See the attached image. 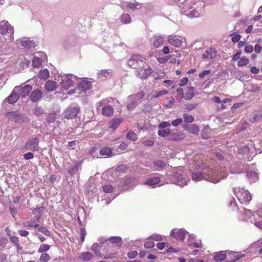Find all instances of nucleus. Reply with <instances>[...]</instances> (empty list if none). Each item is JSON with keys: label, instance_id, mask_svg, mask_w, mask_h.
Here are the masks:
<instances>
[{"label": "nucleus", "instance_id": "f257e3e1", "mask_svg": "<svg viewBox=\"0 0 262 262\" xmlns=\"http://www.w3.org/2000/svg\"><path fill=\"white\" fill-rule=\"evenodd\" d=\"M186 7V10L189 11L186 15L189 18L201 16L204 13L205 4L201 0H191Z\"/></svg>", "mask_w": 262, "mask_h": 262}, {"label": "nucleus", "instance_id": "f03ea898", "mask_svg": "<svg viewBox=\"0 0 262 262\" xmlns=\"http://www.w3.org/2000/svg\"><path fill=\"white\" fill-rule=\"evenodd\" d=\"M78 78L76 76L71 74L62 76L61 78L62 88L64 90H68L75 84V81L78 80Z\"/></svg>", "mask_w": 262, "mask_h": 262}, {"label": "nucleus", "instance_id": "7ed1b4c3", "mask_svg": "<svg viewBox=\"0 0 262 262\" xmlns=\"http://www.w3.org/2000/svg\"><path fill=\"white\" fill-rule=\"evenodd\" d=\"M209 174L208 171H193L191 173V178L192 180L195 181H199L204 179L213 183H217L219 182V179L215 180L210 178Z\"/></svg>", "mask_w": 262, "mask_h": 262}, {"label": "nucleus", "instance_id": "20e7f679", "mask_svg": "<svg viewBox=\"0 0 262 262\" xmlns=\"http://www.w3.org/2000/svg\"><path fill=\"white\" fill-rule=\"evenodd\" d=\"M234 192L235 195L241 203H248L251 200V195L247 190L241 189L238 188H234Z\"/></svg>", "mask_w": 262, "mask_h": 262}, {"label": "nucleus", "instance_id": "39448f33", "mask_svg": "<svg viewBox=\"0 0 262 262\" xmlns=\"http://www.w3.org/2000/svg\"><path fill=\"white\" fill-rule=\"evenodd\" d=\"M170 180L172 183L176 184L180 187H183L187 185V178L186 176L178 172H172L169 176Z\"/></svg>", "mask_w": 262, "mask_h": 262}, {"label": "nucleus", "instance_id": "423d86ee", "mask_svg": "<svg viewBox=\"0 0 262 262\" xmlns=\"http://www.w3.org/2000/svg\"><path fill=\"white\" fill-rule=\"evenodd\" d=\"M127 64L131 68L138 69L144 66V61L139 54H134L127 60Z\"/></svg>", "mask_w": 262, "mask_h": 262}, {"label": "nucleus", "instance_id": "0eeeda50", "mask_svg": "<svg viewBox=\"0 0 262 262\" xmlns=\"http://www.w3.org/2000/svg\"><path fill=\"white\" fill-rule=\"evenodd\" d=\"M39 139L37 137L31 138L27 141L24 148L33 151H38L39 149Z\"/></svg>", "mask_w": 262, "mask_h": 262}, {"label": "nucleus", "instance_id": "6e6552de", "mask_svg": "<svg viewBox=\"0 0 262 262\" xmlns=\"http://www.w3.org/2000/svg\"><path fill=\"white\" fill-rule=\"evenodd\" d=\"M7 115L9 120L16 123H22L27 121V118L24 117L23 114L18 111L10 112Z\"/></svg>", "mask_w": 262, "mask_h": 262}, {"label": "nucleus", "instance_id": "1a4fd4ad", "mask_svg": "<svg viewBox=\"0 0 262 262\" xmlns=\"http://www.w3.org/2000/svg\"><path fill=\"white\" fill-rule=\"evenodd\" d=\"M0 33L3 35L11 37L13 34L14 30L7 21L2 20L0 22Z\"/></svg>", "mask_w": 262, "mask_h": 262}, {"label": "nucleus", "instance_id": "9d476101", "mask_svg": "<svg viewBox=\"0 0 262 262\" xmlns=\"http://www.w3.org/2000/svg\"><path fill=\"white\" fill-rule=\"evenodd\" d=\"M80 107L70 106L68 107L64 112V116L67 119H72L75 118L80 111Z\"/></svg>", "mask_w": 262, "mask_h": 262}, {"label": "nucleus", "instance_id": "9b49d317", "mask_svg": "<svg viewBox=\"0 0 262 262\" xmlns=\"http://www.w3.org/2000/svg\"><path fill=\"white\" fill-rule=\"evenodd\" d=\"M92 88V82L88 80H82L77 85V89L81 94H85L87 91Z\"/></svg>", "mask_w": 262, "mask_h": 262}, {"label": "nucleus", "instance_id": "f8f14e48", "mask_svg": "<svg viewBox=\"0 0 262 262\" xmlns=\"http://www.w3.org/2000/svg\"><path fill=\"white\" fill-rule=\"evenodd\" d=\"M14 88L17 92H19L18 95L19 97L20 96L22 98H25L26 96H29L30 93L32 90V86L30 84H27L24 86H16Z\"/></svg>", "mask_w": 262, "mask_h": 262}, {"label": "nucleus", "instance_id": "ddd939ff", "mask_svg": "<svg viewBox=\"0 0 262 262\" xmlns=\"http://www.w3.org/2000/svg\"><path fill=\"white\" fill-rule=\"evenodd\" d=\"M208 172L210 175V178L212 179H219V182H220L222 179L226 178L227 173L226 171H219L217 170H211L208 171Z\"/></svg>", "mask_w": 262, "mask_h": 262}, {"label": "nucleus", "instance_id": "4468645a", "mask_svg": "<svg viewBox=\"0 0 262 262\" xmlns=\"http://www.w3.org/2000/svg\"><path fill=\"white\" fill-rule=\"evenodd\" d=\"M186 233H188L186 230L181 229H173L170 232V235L177 240L183 241Z\"/></svg>", "mask_w": 262, "mask_h": 262}, {"label": "nucleus", "instance_id": "2eb2a0df", "mask_svg": "<svg viewBox=\"0 0 262 262\" xmlns=\"http://www.w3.org/2000/svg\"><path fill=\"white\" fill-rule=\"evenodd\" d=\"M42 98V92L39 89H34L29 95L30 100L34 103L39 101Z\"/></svg>", "mask_w": 262, "mask_h": 262}, {"label": "nucleus", "instance_id": "dca6fc26", "mask_svg": "<svg viewBox=\"0 0 262 262\" xmlns=\"http://www.w3.org/2000/svg\"><path fill=\"white\" fill-rule=\"evenodd\" d=\"M83 161L79 160L77 161L74 165L68 168V173L71 176H73L78 172L82 168V164Z\"/></svg>", "mask_w": 262, "mask_h": 262}, {"label": "nucleus", "instance_id": "f3484780", "mask_svg": "<svg viewBox=\"0 0 262 262\" xmlns=\"http://www.w3.org/2000/svg\"><path fill=\"white\" fill-rule=\"evenodd\" d=\"M160 181L161 180L159 177L154 176L146 179L144 182V184L152 188H155L157 187V185L160 183Z\"/></svg>", "mask_w": 262, "mask_h": 262}, {"label": "nucleus", "instance_id": "a211bd4d", "mask_svg": "<svg viewBox=\"0 0 262 262\" xmlns=\"http://www.w3.org/2000/svg\"><path fill=\"white\" fill-rule=\"evenodd\" d=\"M170 130V134L169 135L168 140L170 141L179 142L184 139V136L181 133H174Z\"/></svg>", "mask_w": 262, "mask_h": 262}, {"label": "nucleus", "instance_id": "6ab92c4d", "mask_svg": "<svg viewBox=\"0 0 262 262\" xmlns=\"http://www.w3.org/2000/svg\"><path fill=\"white\" fill-rule=\"evenodd\" d=\"M19 97L18 94L14 88L11 94L5 99V100L9 104H14L18 101Z\"/></svg>", "mask_w": 262, "mask_h": 262}, {"label": "nucleus", "instance_id": "aec40b11", "mask_svg": "<svg viewBox=\"0 0 262 262\" xmlns=\"http://www.w3.org/2000/svg\"><path fill=\"white\" fill-rule=\"evenodd\" d=\"M168 42L175 47L179 48L181 46L182 41L178 36L171 35L168 37Z\"/></svg>", "mask_w": 262, "mask_h": 262}, {"label": "nucleus", "instance_id": "412c9836", "mask_svg": "<svg viewBox=\"0 0 262 262\" xmlns=\"http://www.w3.org/2000/svg\"><path fill=\"white\" fill-rule=\"evenodd\" d=\"M57 83L53 80H48L45 85V89L47 92H53L56 89Z\"/></svg>", "mask_w": 262, "mask_h": 262}, {"label": "nucleus", "instance_id": "4be33fe9", "mask_svg": "<svg viewBox=\"0 0 262 262\" xmlns=\"http://www.w3.org/2000/svg\"><path fill=\"white\" fill-rule=\"evenodd\" d=\"M20 43L22 47L29 49L34 48L35 47V43L29 38H23V40L20 41Z\"/></svg>", "mask_w": 262, "mask_h": 262}, {"label": "nucleus", "instance_id": "5701e85b", "mask_svg": "<svg viewBox=\"0 0 262 262\" xmlns=\"http://www.w3.org/2000/svg\"><path fill=\"white\" fill-rule=\"evenodd\" d=\"M114 110L112 106L110 105H105L102 109V114L103 116L111 117L113 115Z\"/></svg>", "mask_w": 262, "mask_h": 262}, {"label": "nucleus", "instance_id": "b1692460", "mask_svg": "<svg viewBox=\"0 0 262 262\" xmlns=\"http://www.w3.org/2000/svg\"><path fill=\"white\" fill-rule=\"evenodd\" d=\"M145 96V93L143 91H140L139 92L135 94H132L128 96L129 98H132L133 100L137 101L141 100Z\"/></svg>", "mask_w": 262, "mask_h": 262}, {"label": "nucleus", "instance_id": "393cba45", "mask_svg": "<svg viewBox=\"0 0 262 262\" xmlns=\"http://www.w3.org/2000/svg\"><path fill=\"white\" fill-rule=\"evenodd\" d=\"M153 46L156 48H159L160 46L162 45L164 42V38L159 36H154L153 37Z\"/></svg>", "mask_w": 262, "mask_h": 262}, {"label": "nucleus", "instance_id": "a878e982", "mask_svg": "<svg viewBox=\"0 0 262 262\" xmlns=\"http://www.w3.org/2000/svg\"><path fill=\"white\" fill-rule=\"evenodd\" d=\"M134 179L132 177H124L123 179V185L122 186L121 189L122 190H125L127 189L129 185L132 183Z\"/></svg>", "mask_w": 262, "mask_h": 262}, {"label": "nucleus", "instance_id": "bb28decb", "mask_svg": "<svg viewBox=\"0 0 262 262\" xmlns=\"http://www.w3.org/2000/svg\"><path fill=\"white\" fill-rule=\"evenodd\" d=\"M113 154L111 148L104 147L100 149L99 154L102 156L111 157Z\"/></svg>", "mask_w": 262, "mask_h": 262}, {"label": "nucleus", "instance_id": "cd10ccee", "mask_svg": "<svg viewBox=\"0 0 262 262\" xmlns=\"http://www.w3.org/2000/svg\"><path fill=\"white\" fill-rule=\"evenodd\" d=\"M195 88L189 86L188 88L187 91L185 95V99L186 100L191 99L194 96V92L195 91Z\"/></svg>", "mask_w": 262, "mask_h": 262}, {"label": "nucleus", "instance_id": "c85d7f7f", "mask_svg": "<svg viewBox=\"0 0 262 262\" xmlns=\"http://www.w3.org/2000/svg\"><path fill=\"white\" fill-rule=\"evenodd\" d=\"M122 122V119L120 118H115L110 122L109 127L115 130L120 124Z\"/></svg>", "mask_w": 262, "mask_h": 262}, {"label": "nucleus", "instance_id": "c756f323", "mask_svg": "<svg viewBox=\"0 0 262 262\" xmlns=\"http://www.w3.org/2000/svg\"><path fill=\"white\" fill-rule=\"evenodd\" d=\"M153 73V70L150 68H148L144 69L143 72L142 73V75H141L140 78L142 79H145L148 77L152 75Z\"/></svg>", "mask_w": 262, "mask_h": 262}, {"label": "nucleus", "instance_id": "7c9ffc66", "mask_svg": "<svg viewBox=\"0 0 262 262\" xmlns=\"http://www.w3.org/2000/svg\"><path fill=\"white\" fill-rule=\"evenodd\" d=\"M49 77V72L47 69L41 70L38 74V77L41 80H46Z\"/></svg>", "mask_w": 262, "mask_h": 262}, {"label": "nucleus", "instance_id": "2f4dec72", "mask_svg": "<svg viewBox=\"0 0 262 262\" xmlns=\"http://www.w3.org/2000/svg\"><path fill=\"white\" fill-rule=\"evenodd\" d=\"M169 134H170V130L169 128L159 129L158 131V136L163 138L168 137Z\"/></svg>", "mask_w": 262, "mask_h": 262}, {"label": "nucleus", "instance_id": "473e14b6", "mask_svg": "<svg viewBox=\"0 0 262 262\" xmlns=\"http://www.w3.org/2000/svg\"><path fill=\"white\" fill-rule=\"evenodd\" d=\"M247 177L252 182H254L256 180H258L257 174L253 171H248L247 173Z\"/></svg>", "mask_w": 262, "mask_h": 262}, {"label": "nucleus", "instance_id": "72a5a7b5", "mask_svg": "<svg viewBox=\"0 0 262 262\" xmlns=\"http://www.w3.org/2000/svg\"><path fill=\"white\" fill-rule=\"evenodd\" d=\"M226 257V254L222 251L215 254L214 256L213 259L216 262H220L225 259Z\"/></svg>", "mask_w": 262, "mask_h": 262}, {"label": "nucleus", "instance_id": "f704fd0d", "mask_svg": "<svg viewBox=\"0 0 262 262\" xmlns=\"http://www.w3.org/2000/svg\"><path fill=\"white\" fill-rule=\"evenodd\" d=\"M93 257V255L89 252H83L80 256V258L83 261H89Z\"/></svg>", "mask_w": 262, "mask_h": 262}, {"label": "nucleus", "instance_id": "c9c22d12", "mask_svg": "<svg viewBox=\"0 0 262 262\" xmlns=\"http://www.w3.org/2000/svg\"><path fill=\"white\" fill-rule=\"evenodd\" d=\"M165 73L162 70H158L156 73H152V77L155 80L161 79L165 76Z\"/></svg>", "mask_w": 262, "mask_h": 262}, {"label": "nucleus", "instance_id": "e433bc0d", "mask_svg": "<svg viewBox=\"0 0 262 262\" xmlns=\"http://www.w3.org/2000/svg\"><path fill=\"white\" fill-rule=\"evenodd\" d=\"M109 241L112 243L116 244L118 246H120L122 245V239L118 236L111 237L109 238Z\"/></svg>", "mask_w": 262, "mask_h": 262}, {"label": "nucleus", "instance_id": "4c0bfd02", "mask_svg": "<svg viewBox=\"0 0 262 262\" xmlns=\"http://www.w3.org/2000/svg\"><path fill=\"white\" fill-rule=\"evenodd\" d=\"M91 249L97 256H101V254L100 252V247L98 243L93 244Z\"/></svg>", "mask_w": 262, "mask_h": 262}, {"label": "nucleus", "instance_id": "58836bf2", "mask_svg": "<svg viewBox=\"0 0 262 262\" xmlns=\"http://www.w3.org/2000/svg\"><path fill=\"white\" fill-rule=\"evenodd\" d=\"M42 60L38 57L35 56L32 60V64L35 68H38L42 66Z\"/></svg>", "mask_w": 262, "mask_h": 262}, {"label": "nucleus", "instance_id": "ea45409f", "mask_svg": "<svg viewBox=\"0 0 262 262\" xmlns=\"http://www.w3.org/2000/svg\"><path fill=\"white\" fill-rule=\"evenodd\" d=\"M233 257L229 260L227 259V262H234L241 258H242L244 255L242 254H238L235 252H232Z\"/></svg>", "mask_w": 262, "mask_h": 262}, {"label": "nucleus", "instance_id": "a19ab883", "mask_svg": "<svg viewBox=\"0 0 262 262\" xmlns=\"http://www.w3.org/2000/svg\"><path fill=\"white\" fill-rule=\"evenodd\" d=\"M253 212L249 209H244V220L248 221L253 216Z\"/></svg>", "mask_w": 262, "mask_h": 262}, {"label": "nucleus", "instance_id": "79ce46f5", "mask_svg": "<svg viewBox=\"0 0 262 262\" xmlns=\"http://www.w3.org/2000/svg\"><path fill=\"white\" fill-rule=\"evenodd\" d=\"M126 137L127 139L133 141H136L138 139L137 134L132 130H129Z\"/></svg>", "mask_w": 262, "mask_h": 262}, {"label": "nucleus", "instance_id": "37998d69", "mask_svg": "<svg viewBox=\"0 0 262 262\" xmlns=\"http://www.w3.org/2000/svg\"><path fill=\"white\" fill-rule=\"evenodd\" d=\"M56 118V114L55 113H50L48 115L46 120L48 123L50 124L51 123H53L55 121Z\"/></svg>", "mask_w": 262, "mask_h": 262}, {"label": "nucleus", "instance_id": "c03bdc74", "mask_svg": "<svg viewBox=\"0 0 262 262\" xmlns=\"http://www.w3.org/2000/svg\"><path fill=\"white\" fill-rule=\"evenodd\" d=\"M112 71L111 70H102L98 73V75L99 78L102 76L107 77L109 75L112 74Z\"/></svg>", "mask_w": 262, "mask_h": 262}, {"label": "nucleus", "instance_id": "a18cd8bd", "mask_svg": "<svg viewBox=\"0 0 262 262\" xmlns=\"http://www.w3.org/2000/svg\"><path fill=\"white\" fill-rule=\"evenodd\" d=\"M249 60L246 57H242L237 62V66L239 67L246 66L248 64Z\"/></svg>", "mask_w": 262, "mask_h": 262}, {"label": "nucleus", "instance_id": "49530a36", "mask_svg": "<svg viewBox=\"0 0 262 262\" xmlns=\"http://www.w3.org/2000/svg\"><path fill=\"white\" fill-rule=\"evenodd\" d=\"M121 21L123 24H128L131 21V17L128 14H124L121 16Z\"/></svg>", "mask_w": 262, "mask_h": 262}, {"label": "nucleus", "instance_id": "de8ad7c7", "mask_svg": "<svg viewBox=\"0 0 262 262\" xmlns=\"http://www.w3.org/2000/svg\"><path fill=\"white\" fill-rule=\"evenodd\" d=\"M188 132L193 134H197L199 132L198 125L195 124H189V129Z\"/></svg>", "mask_w": 262, "mask_h": 262}, {"label": "nucleus", "instance_id": "09e8293b", "mask_svg": "<svg viewBox=\"0 0 262 262\" xmlns=\"http://www.w3.org/2000/svg\"><path fill=\"white\" fill-rule=\"evenodd\" d=\"M140 4L138 2L136 3H128L126 5V7L129 9H131L132 10L139 9V8L137 7V6H140Z\"/></svg>", "mask_w": 262, "mask_h": 262}, {"label": "nucleus", "instance_id": "8fccbe9b", "mask_svg": "<svg viewBox=\"0 0 262 262\" xmlns=\"http://www.w3.org/2000/svg\"><path fill=\"white\" fill-rule=\"evenodd\" d=\"M34 114L37 116H41L45 113L44 110L41 106H37L34 110Z\"/></svg>", "mask_w": 262, "mask_h": 262}, {"label": "nucleus", "instance_id": "3c124183", "mask_svg": "<svg viewBox=\"0 0 262 262\" xmlns=\"http://www.w3.org/2000/svg\"><path fill=\"white\" fill-rule=\"evenodd\" d=\"M50 248V246L48 244L41 245L38 250V252L43 253V252L49 250Z\"/></svg>", "mask_w": 262, "mask_h": 262}, {"label": "nucleus", "instance_id": "603ef678", "mask_svg": "<svg viewBox=\"0 0 262 262\" xmlns=\"http://www.w3.org/2000/svg\"><path fill=\"white\" fill-rule=\"evenodd\" d=\"M184 121L186 123H192L194 121V117L191 115H188L187 114L183 115Z\"/></svg>", "mask_w": 262, "mask_h": 262}, {"label": "nucleus", "instance_id": "864d4df0", "mask_svg": "<svg viewBox=\"0 0 262 262\" xmlns=\"http://www.w3.org/2000/svg\"><path fill=\"white\" fill-rule=\"evenodd\" d=\"M38 230L41 232L44 235L47 236H51V233L49 230L45 227L41 226L38 228Z\"/></svg>", "mask_w": 262, "mask_h": 262}, {"label": "nucleus", "instance_id": "5fc2aeb1", "mask_svg": "<svg viewBox=\"0 0 262 262\" xmlns=\"http://www.w3.org/2000/svg\"><path fill=\"white\" fill-rule=\"evenodd\" d=\"M50 259V256L47 253H41L39 260L41 262H47Z\"/></svg>", "mask_w": 262, "mask_h": 262}, {"label": "nucleus", "instance_id": "6e6d98bb", "mask_svg": "<svg viewBox=\"0 0 262 262\" xmlns=\"http://www.w3.org/2000/svg\"><path fill=\"white\" fill-rule=\"evenodd\" d=\"M170 125H171V123H170L169 122L163 121V122H161L158 125V128L159 129H163V128L166 129V128L170 127Z\"/></svg>", "mask_w": 262, "mask_h": 262}, {"label": "nucleus", "instance_id": "4d7b16f0", "mask_svg": "<svg viewBox=\"0 0 262 262\" xmlns=\"http://www.w3.org/2000/svg\"><path fill=\"white\" fill-rule=\"evenodd\" d=\"M154 163L155 165L160 168H164L166 165V163L161 160L155 161Z\"/></svg>", "mask_w": 262, "mask_h": 262}, {"label": "nucleus", "instance_id": "13d9d810", "mask_svg": "<svg viewBox=\"0 0 262 262\" xmlns=\"http://www.w3.org/2000/svg\"><path fill=\"white\" fill-rule=\"evenodd\" d=\"M138 104V103L137 101L133 100L132 101L127 104V108L128 110L134 109L136 107Z\"/></svg>", "mask_w": 262, "mask_h": 262}, {"label": "nucleus", "instance_id": "bf43d9fd", "mask_svg": "<svg viewBox=\"0 0 262 262\" xmlns=\"http://www.w3.org/2000/svg\"><path fill=\"white\" fill-rule=\"evenodd\" d=\"M196 169L197 170H202V171H210L211 170V169H206V166L204 163L197 165L196 166Z\"/></svg>", "mask_w": 262, "mask_h": 262}, {"label": "nucleus", "instance_id": "052dcab7", "mask_svg": "<svg viewBox=\"0 0 262 262\" xmlns=\"http://www.w3.org/2000/svg\"><path fill=\"white\" fill-rule=\"evenodd\" d=\"M183 120L182 118H178L173 120L171 122V125L173 126L176 127L182 123Z\"/></svg>", "mask_w": 262, "mask_h": 262}, {"label": "nucleus", "instance_id": "680f3d73", "mask_svg": "<svg viewBox=\"0 0 262 262\" xmlns=\"http://www.w3.org/2000/svg\"><path fill=\"white\" fill-rule=\"evenodd\" d=\"M103 190L106 193H110L113 191V187L111 185H106L102 187Z\"/></svg>", "mask_w": 262, "mask_h": 262}, {"label": "nucleus", "instance_id": "e2e57ef3", "mask_svg": "<svg viewBox=\"0 0 262 262\" xmlns=\"http://www.w3.org/2000/svg\"><path fill=\"white\" fill-rule=\"evenodd\" d=\"M9 210H10V213H11V215H12V216L14 218H15V216H16V215L17 214V210L16 208L14 206H10L9 207Z\"/></svg>", "mask_w": 262, "mask_h": 262}, {"label": "nucleus", "instance_id": "0e129e2a", "mask_svg": "<svg viewBox=\"0 0 262 262\" xmlns=\"http://www.w3.org/2000/svg\"><path fill=\"white\" fill-rule=\"evenodd\" d=\"M23 157L25 160H31L34 158V155L31 152H28L24 154Z\"/></svg>", "mask_w": 262, "mask_h": 262}, {"label": "nucleus", "instance_id": "69168bd1", "mask_svg": "<svg viewBox=\"0 0 262 262\" xmlns=\"http://www.w3.org/2000/svg\"><path fill=\"white\" fill-rule=\"evenodd\" d=\"M254 50V48L251 45H247L244 49V51L246 53H251Z\"/></svg>", "mask_w": 262, "mask_h": 262}, {"label": "nucleus", "instance_id": "338daca9", "mask_svg": "<svg viewBox=\"0 0 262 262\" xmlns=\"http://www.w3.org/2000/svg\"><path fill=\"white\" fill-rule=\"evenodd\" d=\"M144 246L146 249L152 248L155 246V243L152 241L147 242L144 243Z\"/></svg>", "mask_w": 262, "mask_h": 262}, {"label": "nucleus", "instance_id": "774afa93", "mask_svg": "<svg viewBox=\"0 0 262 262\" xmlns=\"http://www.w3.org/2000/svg\"><path fill=\"white\" fill-rule=\"evenodd\" d=\"M198 106L197 103H189L186 105V108L188 111H191L193 109L195 108Z\"/></svg>", "mask_w": 262, "mask_h": 262}]
</instances>
